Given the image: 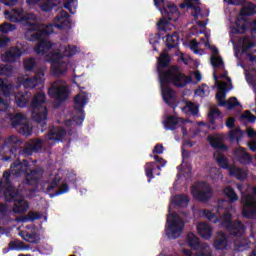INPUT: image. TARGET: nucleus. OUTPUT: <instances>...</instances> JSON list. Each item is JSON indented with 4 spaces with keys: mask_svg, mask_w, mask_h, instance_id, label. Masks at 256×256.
Listing matches in <instances>:
<instances>
[{
    "mask_svg": "<svg viewBox=\"0 0 256 256\" xmlns=\"http://www.w3.org/2000/svg\"><path fill=\"white\" fill-rule=\"evenodd\" d=\"M11 21H18L27 28L26 37L28 41L35 42L39 40L43 35H53L56 27L57 29H67L71 27V18H69V12L65 10H61L58 15L54 18L56 23L58 24H48L43 26L37 23V15L34 13H28L23 16H20L19 19L15 18L13 20V16H10Z\"/></svg>",
    "mask_w": 256,
    "mask_h": 256,
    "instance_id": "1",
    "label": "nucleus"
},
{
    "mask_svg": "<svg viewBox=\"0 0 256 256\" xmlns=\"http://www.w3.org/2000/svg\"><path fill=\"white\" fill-rule=\"evenodd\" d=\"M45 141L40 138L30 139L23 145V140L17 136H9L4 140L0 148V154L4 156L5 161L9 159H17L19 155L31 157L33 153H41Z\"/></svg>",
    "mask_w": 256,
    "mask_h": 256,
    "instance_id": "2",
    "label": "nucleus"
},
{
    "mask_svg": "<svg viewBox=\"0 0 256 256\" xmlns=\"http://www.w3.org/2000/svg\"><path fill=\"white\" fill-rule=\"evenodd\" d=\"M77 53L76 46H62L60 49L47 54V61L51 63V70L56 77H61L67 73V67L69 64L63 61L65 57H73Z\"/></svg>",
    "mask_w": 256,
    "mask_h": 256,
    "instance_id": "3",
    "label": "nucleus"
},
{
    "mask_svg": "<svg viewBox=\"0 0 256 256\" xmlns=\"http://www.w3.org/2000/svg\"><path fill=\"white\" fill-rule=\"evenodd\" d=\"M159 81L161 85H174V87L183 88L187 87L193 81V78L181 72L179 66L173 65L165 72L160 73Z\"/></svg>",
    "mask_w": 256,
    "mask_h": 256,
    "instance_id": "4",
    "label": "nucleus"
},
{
    "mask_svg": "<svg viewBox=\"0 0 256 256\" xmlns=\"http://www.w3.org/2000/svg\"><path fill=\"white\" fill-rule=\"evenodd\" d=\"M45 101H47L45 93H38L31 102L32 119L42 127L41 131H45V126L47 125L45 121H47V115L49 114L47 107L43 106Z\"/></svg>",
    "mask_w": 256,
    "mask_h": 256,
    "instance_id": "5",
    "label": "nucleus"
},
{
    "mask_svg": "<svg viewBox=\"0 0 256 256\" xmlns=\"http://www.w3.org/2000/svg\"><path fill=\"white\" fill-rule=\"evenodd\" d=\"M184 228L185 222H183V218H181L177 212L168 214L165 228L168 239H179L183 233Z\"/></svg>",
    "mask_w": 256,
    "mask_h": 256,
    "instance_id": "6",
    "label": "nucleus"
},
{
    "mask_svg": "<svg viewBox=\"0 0 256 256\" xmlns=\"http://www.w3.org/2000/svg\"><path fill=\"white\" fill-rule=\"evenodd\" d=\"M4 190V199L6 203H14L21 196L19 189L15 188L11 182V170H6L2 176Z\"/></svg>",
    "mask_w": 256,
    "mask_h": 256,
    "instance_id": "7",
    "label": "nucleus"
},
{
    "mask_svg": "<svg viewBox=\"0 0 256 256\" xmlns=\"http://www.w3.org/2000/svg\"><path fill=\"white\" fill-rule=\"evenodd\" d=\"M154 5L160 9L162 15L167 17V19H170L174 22L179 21L180 12L175 3L169 0H154Z\"/></svg>",
    "mask_w": 256,
    "mask_h": 256,
    "instance_id": "8",
    "label": "nucleus"
},
{
    "mask_svg": "<svg viewBox=\"0 0 256 256\" xmlns=\"http://www.w3.org/2000/svg\"><path fill=\"white\" fill-rule=\"evenodd\" d=\"M71 91L68 86L62 85L61 81H55L48 89V95L51 99H55L57 103H65L69 99Z\"/></svg>",
    "mask_w": 256,
    "mask_h": 256,
    "instance_id": "9",
    "label": "nucleus"
},
{
    "mask_svg": "<svg viewBox=\"0 0 256 256\" xmlns=\"http://www.w3.org/2000/svg\"><path fill=\"white\" fill-rule=\"evenodd\" d=\"M155 162H148L145 164V175L148 178V183H151L152 179H155V175H161V167L167 165V161L159 155H154ZM160 163V165H157Z\"/></svg>",
    "mask_w": 256,
    "mask_h": 256,
    "instance_id": "10",
    "label": "nucleus"
},
{
    "mask_svg": "<svg viewBox=\"0 0 256 256\" xmlns=\"http://www.w3.org/2000/svg\"><path fill=\"white\" fill-rule=\"evenodd\" d=\"M192 194L197 201L207 203V201L211 199V195H213V188H211V185L207 184V182H199L196 187L192 189Z\"/></svg>",
    "mask_w": 256,
    "mask_h": 256,
    "instance_id": "11",
    "label": "nucleus"
},
{
    "mask_svg": "<svg viewBox=\"0 0 256 256\" xmlns=\"http://www.w3.org/2000/svg\"><path fill=\"white\" fill-rule=\"evenodd\" d=\"M60 183H61V178L59 177L58 174H56L52 179V181L50 182V184L48 185V187L46 188V193H49V196L51 199H53V197H59V195H65V193H69V184L63 183L59 187ZM57 187H59L57 191H55L54 193H50L54 189H57Z\"/></svg>",
    "mask_w": 256,
    "mask_h": 256,
    "instance_id": "12",
    "label": "nucleus"
},
{
    "mask_svg": "<svg viewBox=\"0 0 256 256\" xmlns=\"http://www.w3.org/2000/svg\"><path fill=\"white\" fill-rule=\"evenodd\" d=\"M11 84L7 83V79L0 78V113H4L9 109V103L3 97L11 95Z\"/></svg>",
    "mask_w": 256,
    "mask_h": 256,
    "instance_id": "13",
    "label": "nucleus"
},
{
    "mask_svg": "<svg viewBox=\"0 0 256 256\" xmlns=\"http://www.w3.org/2000/svg\"><path fill=\"white\" fill-rule=\"evenodd\" d=\"M87 93L78 94L74 97V109L77 112L80 123L85 121V106L87 105Z\"/></svg>",
    "mask_w": 256,
    "mask_h": 256,
    "instance_id": "14",
    "label": "nucleus"
},
{
    "mask_svg": "<svg viewBox=\"0 0 256 256\" xmlns=\"http://www.w3.org/2000/svg\"><path fill=\"white\" fill-rule=\"evenodd\" d=\"M226 127H228V129H231L230 135H229V139L231 143H233V141H236V143L239 145V142L241 141V139H243V130H241L240 127L234 128L235 127L234 117H230L226 120Z\"/></svg>",
    "mask_w": 256,
    "mask_h": 256,
    "instance_id": "15",
    "label": "nucleus"
},
{
    "mask_svg": "<svg viewBox=\"0 0 256 256\" xmlns=\"http://www.w3.org/2000/svg\"><path fill=\"white\" fill-rule=\"evenodd\" d=\"M43 77H45L43 70H38L34 76L24 79L22 85L24 89H35L37 85L43 83Z\"/></svg>",
    "mask_w": 256,
    "mask_h": 256,
    "instance_id": "16",
    "label": "nucleus"
},
{
    "mask_svg": "<svg viewBox=\"0 0 256 256\" xmlns=\"http://www.w3.org/2000/svg\"><path fill=\"white\" fill-rule=\"evenodd\" d=\"M233 155L240 165H251L253 162V156L247 152V148L238 147L234 149Z\"/></svg>",
    "mask_w": 256,
    "mask_h": 256,
    "instance_id": "17",
    "label": "nucleus"
},
{
    "mask_svg": "<svg viewBox=\"0 0 256 256\" xmlns=\"http://www.w3.org/2000/svg\"><path fill=\"white\" fill-rule=\"evenodd\" d=\"M23 51L19 47H11L2 55V61L4 63H17L18 59H21Z\"/></svg>",
    "mask_w": 256,
    "mask_h": 256,
    "instance_id": "18",
    "label": "nucleus"
},
{
    "mask_svg": "<svg viewBox=\"0 0 256 256\" xmlns=\"http://www.w3.org/2000/svg\"><path fill=\"white\" fill-rule=\"evenodd\" d=\"M242 216L245 219H253L256 217V201L253 198L248 197L244 203V207L242 209Z\"/></svg>",
    "mask_w": 256,
    "mask_h": 256,
    "instance_id": "19",
    "label": "nucleus"
},
{
    "mask_svg": "<svg viewBox=\"0 0 256 256\" xmlns=\"http://www.w3.org/2000/svg\"><path fill=\"white\" fill-rule=\"evenodd\" d=\"M157 72L159 75V79H161V73L166 72L167 67L171 65V56L167 52H163L160 54V56L157 58Z\"/></svg>",
    "mask_w": 256,
    "mask_h": 256,
    "instance_id": "20",
    "label": "nucleus"
},
{
    "mask_svg": "<svg viewBox=\"0 0 256 256\" xmlns=\"http://www.w3.org/2000/svg\"><path fill=\"white\" fill-rule=\"evenodd\" d=\"M227 231L234 237H241L245 233V224L240 220H234L229 225H226Z\"/></svg>",
    "mask_w": 256,
    "mask_h": 256,
    "instance_id": "21",
    "label": "nucleus"
},
{
    "mask_svg": "<svg viewBox=\"0 0 256 256\" xmlns=\"http://www.w3.org/2000/svg\"><path fill=\"white\" fill-rule=\"evenodd\" d=\"M162 98L166 105L175 109L177 107L176 101L177 97L175 96V91L171 87H166L162 89Z\"/></svg>",
    "mask_w": 256,
    "mask_h": 256,
    "instance_id": "22",
    "label": "nucleus"
},
{
    "mask_svg": "<svg viewBox=\"0 0 256 256\" xmlns=\"http://www.w3.org/2000/svg\"><path fill=\"white\" fill-rule=\"evenodd\" d=\"M43 37H49V35H43L40 39L34 40L39 41L35 48V53L37 55H45V53H49V51H51V47H53V44L50 41L43 39Z\"/></svg>",
    "mask_w": 256,
    "mask_h": 256,
    "instance_id": "23",
    "label": "nucleus"
},
{
    "mask_svg": "<svg viewBox=\"0 0 256 256\" xmlns=\"http://www.w3.org/2000/svg\"><path fill=\"white\" fill-rule=\"evenodd\" d=\"M67 135V130L58 127L49 130L46 136L47 141H63V137Z\"/></svg>",
    "mask_w": 256,
    "mask_h": 256,
    "instance_id": "24",
    "label": "nucleus"
},
{
    "mask_svg": "<svg viewBox=\"0 0 256 256\" xmlns=\"http://www.w3.org/2000/svg\"><path fill=\"white\" fill-rule=\"evenodd\" d=\"M187 244L192 251H199V249H207V244H201V241L194 233H189L187 236Z\"/></svg>",
    "mask_w": 256,
    "mask_h": 256,
    "instance_id": "25",
    "label": "nucleus"
},
{
    "mask_svg": "<svg viewBox=\"0 0 256 256\" xmlns=\"http://www.w3.org/2000/svg\"><path fill=\"white\" fill-rule=\"evenodd\" d=\"M13 208L12 211L16 215H19L21 213H26L27 209H29V202L23 198V196H20L16 201L13 202Z\"/></svg>",
    "mask_w": 256,
    "mask_h": 256,
    "instance_id": "26",
    "label": "nucleus"
},
{
    "mask_svg": "<svg viewBox=\"0 0 256 256\" xmlns=\"http://www.w3.org/2000/svg\"><path fill=\"white\" fill-rule=\"evenodd\" d=\"M197 231L198 235L202 237V239H209L213 236V228H211V225L205 222L198 223Z\"/></svg>",
    "mask_w": 256,
    "mask_h": 256,
    "instance_id": "27",
    "label": "nucleus"
},
{
    "mask_svg": "<svg viewBox=\"0 0 256 256\" xmlns=\"http://www.w3.org/2000/svg\"><path fill=\"white\" fill-rule=\"evenodd\" d=\"M41 176V168L30 170V173L25 174L26 185H37L39 177Z\"/></svg>",
    "mask_w": 256,
    "mask_h": 256,
    "instance_id": "28",
    "label": "nucleus"
},
{
    "mask_svg": "<svg viewBox=\"0 0 256 256\" xmlns=\"http://www.w3.org/2000/svg\"><path fill=\"white\" fill-rule=\"evenodd\" d=\"M31 100V94L27 92H18L15 94V103L17 107L23 109L29 105V101Z\"/></svg>",
    "mask_w": 256,
    "mask_h": 256,
    "instance_id": "29",
    "label": "nucleus"
},
{
    "mask_svg": "<svg viewBox=\"0 0 256 256\" xmlns=\"http://www.w3.org/2000/svg\"><path fill=\"white\" fill-rule=\"evenodd\" d=\"M227 82H223L218 85V93L216 94V99L218 101L219 107H225L227 105V101L223 100L227 97Z\"/></svg>",
    "mask_w": 256,
    "mask_h": 256,
    "instance_id": "30",
    "label": "nucleus"
},
{
    "mask_svg": "<svg viewBox=\"0 0 256 256\" xmlns=\"http://www.w3.org/2000/svg\"><path fill=\"white\" fill-rule=\"evenodd\" d=\"M179 117L170 115L164 121V128L166 131H175L179 128Z\"/></svg>",
    "mask_w": 256,
    "mask_h": 256,
    "instance_id": "31",
    "label": "nucleus"
},
{
    "mask_svg": "<svg viewBox=\"0 0 256 256\" xmlns=\"http://www.w3.org/2000/svg\"><path fill=\"white\" fill-rule=\"evenodd\" d=\"M27 121V117L22 113H15L10 115V122L14 129H17L20 125Z\"/></svg>",
    "mask_w": 256,
    "mask_h": 256,
    "instance_id": "32",
    "label": "nucleus"
},
{
    "mask_svg": "<svg viewBox=\"0 0 256 256\" xmlns=\"http://www.w3.org/2000/svg\"><path fill=\"white\" fill-rule=\"evenodd\" d=\"M61 4V0H46L41 6V11L45 13H49V11H57L59 9V5Z\"/></svg>",
    "mask_w": 256,
    "mask_h": 256,
    "instance_id": "33",
    "label": "nucleus"
},
{
    "mask_svg": "<svg viewBox=\"0 0 256 256\" xmlns=\"http://www.w3.org/2000/svg\"><path fill=\"white\" fill-rule=\"evenodd\" d=\"M179 33L173 32L172 34H168L166 36V47H168L169 50L175 49L179 45Z\"/></svg>",
    "mask_w": 256,
    "mask_h": 256,
    "instance_id": "34",
    "label": "nucleus"
},
{
    "mask_svg": "<svg viewBox=\"0 0 256 256\" xmlns=\"http://www.w3.org/2000/svg\"><path fill=\"white\" fill-rule=\"evenodd\" d=\"M247 32V21L243 18H238L235 22V27L233 28V33L236 35H243Z\"/></svg>",
    "mask_w": 256,
    "mask_h": 256,
    "instance_id": "35",
    "label": "nucleus"
},
{
    "mask_svg": "<svg viewBox=\"0 0 256 256\" xmlns=\"http://www.w3.org/2000/svg\"><path fill=\"white\" fill-rule=\"evenodd\" d=\"M214 247L215 249H225L227 247V236L223 232H217Z\"/></svg>",
    "mask_w": 256,
    "mask_h": 256,
    "instance_id": "36",
    "label": "nucleus"
},
{
    "mask_svg": "<svg viewBox=\"0 0 256 256\" xmlns=\"http://www.w3.org/2000/svg\"><path fill=\"white\" fill-rule=\"evenodd\" d=\"M228 171L232 177H235L239 181H245V179H247V173H245L242 168L230 166V169Z\"/></svg>",
    "mask_w": 256,
    "mask_h": 256,
    "instance_id": "37",
    "label": "nucleus"
},
{
    "mask_svg": "<svg viewBox=\"0 0 256 256\" xmlns=\"http://www.w3.org/2000/svg\"><path fill=\"white\" fill-rule=\"evenodd\" d=\"M189 201V196L185 194L175 195L172 198V203H174L176 207H187V205H189Z\"/></svg>",
    "mask_w": 256,
    "mask_h": 256,
    "instance_id": "38",
    "label": "nucleus"
},
{
    "mask_svg": "<svg viewBox=\"0 0 256 256\" xmlns=\"http://www.w3.org/2000/svg\"><path fill=\"white\" fill-rule=\"evenodd\" d=\"M11 251H23V249H31L29 244L25 245L22 241L12 240L8 243Z\"/></svg>",
    "mask_w": 256,
    "mask_h": 256,
    "instance_id": "39",
    "label": "nucleus"
},
{
    "mask_svg": "<svg viewBox=\"0 0 256 256\" xmlns=\"http://www.w3.org/2000/svg\"><path fill=\"white\" fill-rule=\"evenodd\" d=\"M22 239H24V241H27L28 243H33L35 245H37V243L41 241V237L36 232H26L25 235L22 236Z\"/></svg>",
    "mask_w": 256,
    "mask_h": 256,
    "instance_id": "40",
    "label": "nucleus"
},
{
    "mask_svg": "<svg viewBox=\"0 0 256 256\" xmlns=\"http://www.w3.org/2000/svg\"><path fill=\"white\" fill-rule=\"evenodd\" d=\"M224 195H226L230 203H235V201H239V196L235 192V189H233V187L231 186L224 188Z\"/></svg>",
    "mask_w": 256,
    "mask_h": 256,
    "instance_id": "41",
    "label": "nucleus"
},
{
    "mask_svg": "<svg viewBox=\"0 0 256 256\" xmlns=\"http://www.w3.org/2000/svg\"><path fill=\"white\" fill-rule=\"evenodd\" d=\"M28 165H29V163L27 162V160H24L25 169H23V163L14 162L11 165V169H16L15 172H14V175H21V173H25L27 171Z\"/></svg>",
    "mask_w": 256,
    "mask_h": 256,
    "instance_id": "42",
    "label": "nucleus"
},
{
    "mask_svg": "<svg viewBox=\"0 0 256 256\" xmlns=\"http://www.w3.org/2000/svg\"><path fill=\"white\" fill-rule=\"evenodd\" d=\"M221 115V110L219 108H212L208 113L209 123L213 125L212 129H217L215 126V120Z\"/></svg>",
    "mask_w": 256,
    "mask_h": 256,
    "instance_id": "43",
    "label": "nucleus"
},
{
    "mask_svg": "<svg viewBox=\"0 0 256 256\" xmlns=\"http://www.w3.org/2000/svg\"><path fill=\"white\" fill-rule=\"evenodd\" d=\"M17 129H18V132L20 133V135H23L24 137H29V135H31L33 133V127H31V125H29V123L24 122Z\"/></svg>",
    "mask_w": 256,
    "mask_h": 256,
    "instance_id": "44",
    "label": "nucleus"
},
{
    "mask_svg": "<svg viewBox=\"0 0 256 256\" xmlns=\"http://www.w3.org/2000/svg\"><path fill=\"white\" fill-rule=\"evenodd\" d=\"M39 219H41V215L39 212L34 211H30L28 215L21 217L22 223H28V221H39Z\"/></svg>",
    "mask_w": 256,
    "mask_h": 256,
    "instance_id": "45",
    "label": "nucleus"
},
{
    "mask_svg": "<svg viewBox=\"0 0 256 256\" xmlns=\"http://www.w3.org/2000/svg\"><path fill=\"white\" fill-rule=\"evenodd\" d=\"M13 75V66L9 64H0V76L11 77Z\"/></svg>",
    "mask_w": 256,
    "mask_h": 256,
    "instance_id": "46",
    "label": "nucleus"
},
{
    "mask_svg": "<svg viewBox=\"0 0 256 256\" xmlns=\"http://www.w3.org/2000/svg\"><path fill=\"white\" fill-rule=\"evenodd\" d=\"M216 162L218 163V166L221 167V169H227L229 171V169L231 168V166L229 165V161L227 160V157L223 154H220L216 158Z\"/></svg>",
    "mask_w": 256,
    "mask_h": 256,
    "instance_id": "47",
    "label": "nucleus"
},
{
    "mask_svg": "<svg viewBox=\"0 0 256 256\" xmlns=\"http://www.w3.org/2000/svg\"><path fill=\"white\" fill-rule=\"evenodd\" d=\"M210 145L213 149H220L221 151H227V145L223 144L218 138H211Z\"/></svg>",
    "mask_w": 256,
    "mask_h": 256,
    "instance_id": "48",
    "label": "nucleus"
},
{
    "mask_svg": "<svg viewBox=\"0 0 256 256\" xmlns=\"http://www.w3.org/2000/svg\"><path fill=\"white\" fill-rule=\"evenodd\" d=\"M64 7L69 10L71 15H75L77 13V0H65Z\"/></svg>",
    "mask_w": 256,
    "mask_h": 256,
    "instance_id": "49",
    "label": "nucleus"
},
{
    "mask_svg": "<svg viewBox=\"0 0 256 256\" xmlns=\"http://www.w3.org/2000/svg\"><path fill=\"white\" fill-rule=\"evenodd\" d=\"M164 18L160 19L157 23V27L159 31H167V25L169 24V21H175L167 18L164 14H162Z\"/></svg>",
    "mask_w": 256,
    "mask_h": 256,
    "instance_id": "50",
    "label": "nucleus"
},
{
    "mask_svg": "<svg viewBox=\"0 0 256 256\" xmlns=\"http://www.w3.org/2000/svg\"><path fill=\"white\" fill-rule=\"evenodd\" d=\"M35 65H37L35 58H28L24 60L25 71H33V69H35Z\"/></svg>",
    "mask_w": 256,
    "mask_h": 256,
    "instance_id": "51",
    "label": "nucleus"
},
{
    "mask_svg": "<svg viewBox=\"0 0 256 256\" xmlns=\"http://www.w3.org/2000/svg\"><path fill=\"white\" fill-rule=\"evenodd\" d=\"M211 65L214 69H219V67H223L224 65L223 58L219 56H212Z\"/></svg>",
    "mask_w": 256,
    "mask_h": 256,
    "instance_id": "52",
    "label": "nucleus"
},
{
    "mask_svg": "<svg viewBox=\"0 0 256 256\" xmlns=\"http://www.w3.org/2000/svg\"><path fill=\"white\" fill-rule=\"evenodd\" d=\"M15 29H17V27L15 25L7 23V22L0 25V32H2L3 34H7L11 31H15Z\"/></svg>",
    "mask_w": 256,
    "mask_h": 256,
    "instance_id": "53",
    "label": "nucleus"
},
{
    "mask_svg": "<svg viewBox=\"0 0 256 256\" xmlns=\"http://www.w3.org/2000/svg\"><path fill=\"white\" fill-rule=\"evenodd\" d=\"M233 222V214L231 212L226 211L222 216V225L223 227H227L230 223Z\"/></svg>",
    "mask_w": 256,
    "mask_h": 256,
    "instance_id": "54",
    "label": "nucleus"
},
{
    "mask_svg": "<svg viewBox=\"0 0 256 256\" xmlns=\"http://www.w3.org/2000/svg\"><path fill=\"white\" fill-rule=\"evenodd\" d=\"M235 107H239V101L237 97H230L228 101H226V108L228 111H231V109H235Z\"/></svg>",
    "mask_w": 256,
    "mask_h": 256,
    "instance_id": "55",
    "label": "nucleus"
},
{
    "mask_svg": "<svg viewBox=\"0 0 256 256\" xmlns=\"http://www.w3.org/2000/svg\"><path fill=\"white\" fill-rule=\"evenodd\" d=\"M241 119H246L249 123H255L256 121V116L251 113V111L246 110L244 113L241 115Z\"/></svg>",
    "mask_w": 256,
    "mask_h": 256,
    "instance_id": "56",
    "label": "nucleus"
},
{
    "mask_svg": "<svg viewBox=\"0 0 256 256\" xmlns=\"http://www.w3.org/2000/svg\"><path fill=\"white\" fill-rule=\"evenodd\" d=\"M186 109L192 114V115H197L199 113V107L195 105L193 102H187L186 103Z\"/></svg>",
    "mask_w": 256,
    "mask_h": 256,
    "instance_id": "57",
    "label": "nucleus"
},
{
    "mask_svg": "<svg viewBox=\"0 0 256 256\" xmlns=\"http://www.w3.org/2000/svg\"><path fill=\"white\" fill-rule=\"evenodd\" d=\"M255 13V9L253 7L248 6L241 10V15H244L245 17H249L250 15H253Z\"/></svg>",
    "mask_w": 256,
    "mask_h": 256,
    "instance_id": "58",
    "label": "nucleus"
},
{
    "mask_svg": "<svg viewBox=\"0 0 256 256\" xmlns=\"http://www.w3.org/2000/svg\"><path fill=\"white\" fill-rule=\"evenodd\" d=\"M52 249L48 248L47 250H43V248L35 247L32 249V253H40V255H49L51 253Z\"/></svg>",
    "mask_w": 256,
    "mask_h": 256,
    "instance_id": "59",
    "label": "nucleus"
},
{
    "mask_svg": "<svg viewBox=\"0 0 256 256\" xmlns=\"http://www.w3.org/2000/svg\"><path fill=\"white\" fill-rule=\"evenodd\" d=\"M163 151H165L163 144H156L154 146L153 153H155L156 155H163Z\"/></svg>",
    "mask_w": 256,
    "mask_h": 256,
    "instance_id": "60",
    "label": "nucleus"
},
{
    "mask_svg": "<svg viewBox=\"0 0 256 256\" xmlns=\"http://www.w3.org/2000/svg\"><path fill=\"white\" fill-rule=\"evenodd\" d=\"M204 217H206L207 220L213 221L216 219L215 213L211 212V210H204L203 211Z\"/></svg>",
    "mask_w": 256,
    "mask_h": 256,
    "instance_id": "61",
    "label": "nucleus"
},
{
    "mask_svg": "<svg viewBox=\"0 0 256 256\" xmlns=\"http://www.w3.org/2000/svg\"><path fill=\"white\" fill-rule=\"evenodd\" d=\"M185 5L188 9H193L194 11H201V7L196 6L195 3H193V1L191 0H187Z\"/></svg>",
    "mask_w": 256,
    "mask_h": 256,
    "instance_id": "62",
    "label": "nucleus"
},
{
    "mask_svg": "<svg viewBox=\"0 0 256 256\" xmlns=\"http://www.w3.org/2000/svg\"><path fill=\"white\" fill-rule=\"evenodd\" d=\"M229 5H243L246 0H228Z\"/></svg>",
    "mask_w": 256,
    "mask_h": 256,
    "instance_id": "63",
    "label": "nucleus"
},
{
    "mask_svg": "<svg viewBox=\"0 0 256 256\" xmlns=\"http://www.w3.org/2000/svg\"><path fill=\"white\" fill-rule=\"evenodd\" d=\"M250 33L252 37H256V20L251 24Z\"/></svg>",
    "mask_w": 256,
    "mask_h": 256,
    "instance_id": "64",
    "label": "nucleus"
}]
</instances>
